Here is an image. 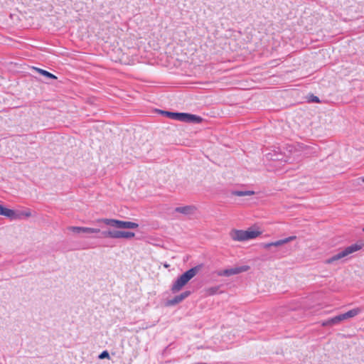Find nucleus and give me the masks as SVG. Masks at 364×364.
<instances>
[{"label":"nucleus","mask_w":364,"mask_h":364,"mask_svg":"<svg viewBox=\"0 0 364 364\" xmlns=\"http://www.w3.org/2000/svg\"><path fill=\"white\" fill-rule=\"evenodd\" d=\"M203 264L197 265L191 268L188 271L182 274L172 284L171 290L173 293H177L188 284L202 269Z\"/></svg>","instance_id":"obj_1"},{"label":"nucleus","mask_w":364,"mask_h":364,"mask_svg":"<svg viewBox=\"0 0 364 364\" xmlns=\"http://www.w3.org/2000/svg\"><path fill=\"white\" fill-rule=\"evenodd\" d=\"M260 235V231L250 228L247 230H233L230 233L231 238L235 241H245L256 238Z\"/></svg>","instance_id":"obj_2"},{"label":"nucleus","mask_w":364,"mask_h":364,"mask_svg":"<svg viewBox=\"0 0 364 364\" xmlns=\"http://www.w3.org/2000/svg\"><path fill=\"white\" fill-rule=\"evenodd\" d=\"M362 247H363V245H358V244H354L350 246H348V247H346L343 250L339 252L338 253L334 255L331 257L326 259L325 263L326 264H333V262L344 258L345 257L349 255L350 254L360 250L362 248Z\"/></svg>","instance_id":"obj_3"},{"label":"nucleus","mask_w":364,"mask_h":364,"mask_svg":"<svg viewBox=\"0 0 364 364\" xmlns=\"http://www.w3.org/2000/svg\"><path fill=\"white\" fill-rule=\"evenodd\" d=\"M100 221L105 224L119 229H135L139 225L134 222L122 221L115 219H102Z\"/></svg>","instance_id":"obj_4"},{"label":"nucleus","mask_w":364,"mask_h":364,"mask_svg":"<svg viewBox=\"0 0 364 364\" xmlns=\"http://www.w3.org/2000/svg\"><path fill=\"white\" fill-rule=\"evenodd\" d=\"M135 234L132 232L121 231V230H109L103 231L101 232V236L99 237H109V238H132Z\"/></svg>","instance_id":"obj_5"},{"label":"nucleus","mask_w":364,"mask_h":364,"mask_svg":"<svg viewBox=\"0 0 364 364\" xmlns=\"http://www.w3.org/2000/svg\"><path fill=\"white\" fill-rule=\"evenodd\" d=\"M168 118L188 124H198L203 121V119L198 115H166Z\"/></svg>","instance_id":"obj_6"},{"label":"nucleus","mask_w":364,"mask_h":364,"mask_svg":"<svg viewBox=\"0 0 364 364\" xmlns=\"http://www.w3.org/2000/svg\"><path fill=\"white\" fill-rule=\"evenodd\" d=\"M250 269L249 266H241L224 270H220L217 272L218 276L230 277L232 275L237 274L244 272L247 271Z\"/></svg>","instance_id":"obj_7"},{"label":"nucleus","mask_w":364,"mask_h":364,"mask_svg":"<svg viewBox=\"0 0 364 364\" xmlns=\"http://www.w3.org/2000/svg\"><path fill=\"white\" fill-rule=\"evenodd\" d=\"M69 230L77 234L85 233V234H92V233H99L100 232V230L98 228H86V227H77V226H70L68 228Z\"/></svg>","instance_id":"obj_8"},{"label":"nucleus","mask_w":364,"mask_h":364,"mask_svg":"<svg viewBox=\"0 0 364 364\" xmlns=\"http://www.w3.org/2000/svg\"><path fill=\"white\" fill-rule=\"evenodd\" d=\"M0 215L6 216L11 219L19 218V215H16L14 210L4 208L1 205H0Z\"/></svg>","instance_id":"obj_9"},{"label":"nucleus","mask_w":364,"mask_h":364,"mask_svg":"<svg viewBox=\"0 0 364 364\" xmlns=\"http://www.w3.org/2000/svg\"><path fill=\"white\" fill-rule=\"evenodd\" d=\"M190 294H191L190 291H186L181 293V294L176 296L171 300H169L168 301V303L169 305H176V304L181 302L183 299L187 298Z\"/></svg>","instance_id":"obj_10"},{"label":"nucleus","mask_w":364,"mask_h":364,"mask_svg":"<svg viewBox=\"0 0 364 364\" xmlns=\"http://www.w3.org/2000/svg\"><path fill=\"white\" fill-rule=\"evenodd\" d=\"M196 210V208L193 205H186L183 207H177L175 211L184 215H191Z\"/></svg>","instance_id":"obj_11"},{"label":"nucleus","mask_w":364,"mask_h":364,"mask_svg":"<svg viewBox=\"0 0 364 364\" xmlns=\"http://www.w3.org/2000/svg\"><path fill=\"white\" fill-rule=\"evenodd\" d=\"M360 312H361V309L355 308V309L348 311V312H346L345 314H342V317L343 318L344 320H346V319L353 318V317L357 316Z\"/></svg>","instance_id":"obj_12"},{"label":"nucleus","mask_w":364,"mask_h":364,"mask_svg":"<svg viewBox=\"0 0 364 364\" xmlns=\"http://www.w3.org/2000/svg\"><path fill=\"white\" fill-rule=\"evenodd\" d=\"M296 238V236H290L289 237H287V238H284V239H282V240H277L276 242H272V246L274 247H279V246H281L282 245H284V244H287L291 241H293Z\"/></svg>","instance_id":"obj_13"},{"label":"nucleus","mask_w":364,"mask_h":364,"mask_svg":"<svg viewBox=\"0 0 364 364\" xmlns=\"http://www.w3.org/2000/svg\"><path fill=\"white\" fill-rule=\"evenodd\" d=\"M255 191H232L231 194L235 196H249L255 195Z\"/></svg>","instance_id":"obj_14"},{"label":"nucleus","mask_w":364,"mask_h":364,"mask_svg":"<svg viewBox=\"0 0 364 364\" xmlns=\"http://www.w3.org/2000/svg\"><path fill=\"white\" fill-rule=\"evenodd\" d=\"M34 69L38 73H40L41 75L45 76L46 77L48 78V79H53V80H55V79H57V77L55 75H54L53 74L45 70H43V69H41V68H34Z\"/></svg>","instance_id":"obj_15"},{"label":"nucleus","mask_w":364,"mask_h":364,"mask_svg":"<svg viewBox=\"0 0 364 364\" xmlns=\"http://www.w3.org/2000/svg\"><path fill=\"white\" fill-rule=\"evenodd\" d=\"M219 289V286L207 288L205 289V296H213L218 292Z\"/></svg>","instance_id":"obj_16"},{"label":"nucleus","mask_w":364,"mask_h":364,"mask_svg":"<svg viewBox=\"0 0 364 364\" xmlns=\"http://www.w3.org/2000/svg\"><path fill=\"white\" fill-rule=\"evenodd\" d=\"M343 318L342 317V314H340V315H338L333 318H331V323H333V325L335 324H338L340 322H341L342 321H343Z\"/></svg>","instance_id":"obj_17"},{"label":"nucleus","mask_w":364,"mask_h":364,"mask_svg":"<svg viewBox=\"0 0 364 364\" xmlns=\"http://www.w3.org/2000/svg\"><path fill=\"white\" fill-rule=\"evenodd\" d=\"M155 111L157 112V114H185L184 112H174L164 111V110H161V109H156Z\"/></svg>","instance_id":"obj_18"},{"label":"nucleus","mask_w":364,"mask_h":364,"mask_svg":"<svg viewBox=\"0 0 364 364\" xmlns=\"http://www.w3.org/2000/svg\"><path fill=\"white\" fill-rule=\"evenodd\" d=\"M100 359L109 358V354L107 350L102 352L99 355Z\"/></svg>","instance_id":"obj_19"},{"label":"nucleus","mask_w":364,"mask_h":364,"mask_svg":"<svg viewBox=\"0 0 364 364\" xmlns=\"http://www.w3.org/2000/svg\"><path fill=\"white\" fill-rule=\"evenodd\" d=\"M16 215H19V218L20 219L21 218V216H25L26 218H28L31 215V213L30 212H24V213H16Z\"/></svg>","instance_id":"obj_20"},{"label":"nucleus","mask_w":364,"mask_h":364,"mask_svg":"<svg viewBox=\"0 0 364 364\" xmlns=\"http://www.w3.org/2000/svg\"><path fill=\"white\" fill-rule=\"evenodd\" d=\"M333 323H331V318L328 319L322 323L323 326H333Z\"/></svg>","instance_id":"obj_21"},{"label":"nucleus","mask_w":364,"mask_h":364,"mask_svg":"<svg viewBox=\"0 0 364 364\" xmlns=\"http://www.w3.org/2000/svg\"><path fill=\"white\" fill-rule=\"evenodd\" d=\"M262 247L264 249H267L268 250L270 247H272V242H269V243H263L262 245Z\"/></svg>","instance_id":"obj_22"},{"label":"nucleus","mask_w":364,"mask_h":364,"mask_svg":"<svg viewBox=\"0 0 364 364\" xmlns=\"http://www.w3.org/2000/svg\"><path fill=\"white\" fill-rule=\"evenodd\" d=\"M313 102H318V98L317 97H313L312 100Z\"/></svg>","instance_id":"obj_23"},{"label":"nucleus","mask_w":364,"mask_h":364,"mask_svg":"<svg viewBox=\"0 0 364 364\" xmlns=\"http://www.w3.org/2000/svg\"><path fill=\"white\" fill-rule=\"evenodd\" d=\"M195 364H206L205 363H195Z\"/></svg>","instance_id":"obj_24"},{"label":"nucleus","mask_w":364,"mask_h":364,"mask_svg":"<svg viewBox=\"0 0 364 364\" xmlns=\"http://www.w3.org/2000/svg\"><path fill=\"white\" fill-rule=\"evenodd\" d=\"M363 231H364V228H363Z\"/></svg>","instance_id":"obj_25"}]
</instances>
